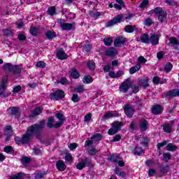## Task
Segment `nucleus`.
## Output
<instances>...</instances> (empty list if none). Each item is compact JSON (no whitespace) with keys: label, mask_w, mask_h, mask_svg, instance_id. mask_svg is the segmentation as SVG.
<instances>
[{"label":"nucleus","mask_w":179,"mask_h":179,"mask_svg":"<svg viewBox=\"0 0 179 179\" xmlns=\"http://www.w3.org/2000/svg\"><path fill=\"white\" fill-rule=\"evenodd\" d=\"M155 174H156V169H149L148 171L149 177H153Z\"/></svg>","instance_id":"nucleus-64"},{"label":"nucleus","mask_w":179,"mask_h":179,"mask_svg":"<svg viewBox=\"0 0 179 179\" xmlns=\"http://www.w3.org/2000/svg\"><path fill=\"white\" fill-rule=\"evenodd\" d=\"M88 154L90 155V156H95V155H96L97 153V150L95 148H90V150H88Z\"/></svg>","instance_id":"nucleus-53"},{"label":"nucleus","mask_w":179,"mask_h":179,"mask_svg":"<svg viewBox=\"0 0 179 179\" xmlns=\"http://www.w3.org/2000/svg\"><path fill=\"white\" fill-rule=\"evenodd\" d=\"M22 90V87L20 85H17L13 87V93H19Z\"/></svg>","instance_id":"nucleus-62"},{"label":"nucleus","mask_w":179,"mask_h":179,"mask_svg":"<svg viewBox=\"0 0 179 179\" xmlns=\"http://www.w3.org/2000/svg\"><path fill=\"white\" fill-rule=\"evenodd\" d=\"M13 130L12 129V126H7L4 130V135L6 136H12Z\"/></svg>","instance_id":"nucleus-29"},{"label":"nucleus","mask_w":179,"mask_h":179,"mask_svg":"<svg viewBox=\"0 0 179 179\" xmlns=\"http://www.w3.org/2000/svg\"><path fill=\"white\" fill-rule=\"evenodd\" d=\"M36 68H42L44 69L45 68V63L43 61H39L36 63Z\"/></svg>","instance_id":"nucleus-57"},{"label":"nucleus","mask_w":179,"mask_h":179,"mask_svg":"<svg viewBox=\"0 0 179 179\" xmlns=\"http://www.w3.org/2000/svg\"><path fill=\"white\" fill-rule=\"evenodd\" d=\"M29 32L31 33V36L34 37H37V36H40V29L38 27L31 26Z\"/></svg>","instance_id":"nucleus-20"},{"label":"nucleus","mask_w":179,"mask_h":179,"mask_svg":"<svg viewBox=\"0 0 179 179\" xmlns=\"http://www.w3.org/2000/svg\"><path fill=\"white\" fill-rule=\"evenodd\" d=\"M178 39H177V38L176 37H169L168 38L169 40V43H168V45H170V47H172V48H173V50H179V36L178 38Z\"/></svg>","instance_id":"nucleus-7"},{"label":"nucleus","mask_w":179,"mask_h":179,"mask_svg":"<svg viewBox=\"0 0 179 179\" xmlns=\"http://www.w3.org/2000/svg\"><path fill=\"white\" fill-rule=\"evenodd\" d=\"M163 107L158 104L152 106L151 111L155 115H160L163 113Z\"/></svg>","instance_id":"nucleus-11"},{"label":"nucleus","mask_w":179,"mask_h":179,"mask_svg":"<svg viewBox=\"0 0 179 179\" xmlns=\"http://www.w3.org/2000/svg\"><path fill=\"white\" fill-rule=\"evenodd\" d=\"M134 105H133L131 107H133L134 109L136 108V110H141L142 108V99H140L138 96L136 97V101L134 103Z\"/></svg>","instance_id":"nucleus-18"},{"label":"nucleus","mask_w":179,"mask_h":179,"mask_svg":"<svg viewBox=\"0 0 179 179\" xmlns=\"http://www.w3.org/2000/svg\"><path fill=\"white\" fill-rule=\"evenodd\" d=\"M80 76V74L79 73V72H78V70H76V69H71V78H73V79H79Z\"/></svg>","instance_id":"nucleus-32"},{"label":"nucleus","mask_w":179,"mask_h":179,"mask_svg":"<svg viewBox=\"0 0 179 179\" xmlns=\"http://www.w3.org/2000/svg\"><path fill=\"white\" fill-rule=\"evenodd\" d=\"M92 120V113H88L84 117V121L86 122H90V121Z\"/></svg>","instance_id":"nucleus-61"},{"label":"nucleus","mask_w":179,"mask_h":179,"mask_svg":"<svg viewBox=\"0 0 179 179\" xmlns=\"http://www.w3.org/2000/svg\"><path fill=\"white\" fill-rule=\"evenodd\" d=\"M7 111L10 115H15V114H17V112L19 111V108L17 107H10L7 109Z\"/></svg>","instance_id":"nucleus-28"},{"label":"nucleus","mask_w":179,"mask_h":179,"mask_svg":"<svg viewBox=\"0 0 179 179\" xmlns=\"http://www.w3.org/2000/svg\"><path fill=\"white\" fill-rule=\"evenodd\" d=\"M43 113V109H41V108L38 107L36 108H35L31 114L30 115V117L31 118H34V117H37V115H40V114H41Z\"/></svg>","instance_id":"nucleus-22"},{"label":"nucleus","mask_w":179,"mask_h":179,"mask_svg":"<svg viewBox=\"0 0 179 179\" xmlns=\"http://www.w3.org/2000/svg\"><path fill=\"white\" fill-rule=\"evenodd\" d=\"M141 64H137L136 66H132L129 69V74L134 75V73H136V72H138L139 69H141Z\"/></svg>","instance_id":"nucleus-24"},{"label":"nucleus","mask_w":179,"mask_h":179,"mask_svg":"<svg viewBox=\"0 0 179 179\" xmlns=\"http://www.w3.org/2000/svg\"><path fill=\"white\" fill-rule=\"evenodd\" d=\"M108 162H112V163H117L120 160V156L115 154L109 155L108 156Z\"/></svg>","instance_id":"nucleus-21"},{"label":"nucleus","mask_w":179,"mask_h":179,"mask_svg":"<svg viewBox=\"0 0 179 179\" xmlns=\"http://www.w3.org/2000/svg\"><path fill=\"white\" fill-rule=\"evenodd\" d=\"M45 36L47 37L48 40H52V38L57 37V35L55 34V32L48 31L45 33Z\"/></svg>","instance_id":"nucleus-33"},{"label":"nucleus","mask_w":179,"mask_h":179,"mask_svg":"<svg viewBox=\"0 0 179 179\" xmlns=\"http://www.w3.org/2000/svg\"><path fill=\"white\" fill-rule=\"evenodd\" d=\"M56 9L54 6H50L48 9V15H50V16H54L55 15Z\"/></svg>","instance_id":"nucleus-49"},{"label":"nucleus","mask_w":179,"mask_h":179,"mask_svg":"<svg viewBox=\"0 0 179 179\" xmlns=\"http://www.w3.org/2000/svg\"><path fill=\"white\" fill-rule=\"evenodd\" d=\"M54 122H55V119H54V117H49L47 122L48 128H52L54 127Z\"/></svg>","instance_id":"nucleus-35"},{"label":"nucleus","mask_w":179,"mask_h":179,"mask_svg":"<svg viewBox=\"0 0 179 179\" xmlns=\"http://www.w3.org/2000/svg\"><path fill=\"white\" fill-rule=\"evenodd\" d=\"M45 176V172L43 173H38L35 175L34 178L35 179H40L43 178Z\"/></svg>","instance_id":"nucleus-59"},{"label":"nucleus","mask_w":179,"mask_h":179,"mask_svg":"<svg viewBox=\"0 0 179 179\" xmlns=\"http://www.w3.org/2000/svg\"><path fill=\"white\" fill-rule=\"evenodd\" d=\"M153 20H152V18H147L145 19V20L144 21V24L145 26H147L148 27H150L152 26V24H153Z\"/></svg>","instance_id":"nucleus-50"},{"label":"nucleus","mask_w":179,"mask_h":179,"mask_svg":"<svg viewBox=\"0 0 179 179\" xmlns=\"http://www.w3.org/2000/svg\"><path fill=\"white\" fill-rule=\"evenodd\" d=\"M71 100L72 101H73V103H78V101L80 100V98L79 97L78 94H73Z\"/></svg>","instance_id":"nucleus-55"},{"label":"nucleus","mask_w":179,"mask_h":179,"mask_svg":"<svg viewBox=\"0 0 179 179\" xmlns=\"http://www.w3.org/2000/svg\"><path fill=\"white\" fill-rule=\"evenodd\" d=\"M138 86L143 87V89H146L149 87V78H143L138 80Z\"/></svg>","instance_id":"nucleus-14"},{"label":"nucleus","mask_w":179,"mask_h":179,"mask_svg":"<svg viewBox=\"0 0 179 179\" xmlns=\"http://www.w3.org/2000/svg\"><path fill=\"white\" fill-rule=\"evenodd\" d=\"M115 173L117 174V176H119V177H125V172L120 171V168H118V166L115 168Z\"/></svg>","instance_id":"nucleus-43"},{"label":"nucleus","mask_w":179,"mask_h":179,"mask_svg":"<svg viewBox=\"0 0 179 179\" xmlns=\"http://www.w3.org/2000/svg\"><path fill=\"white\" fill-rule=\"evenodd\" d=\"M113 117H117V112H114L113 113L108 111L103 115V118H105V120H108V118H113Z\"/></svg>","instance_id":"nucleus-30"},{"label":"nucleus","mask_w":179,"mask_h":179,"mask_svg":"<svg viewBox=\"0 0 179 179\" xmlns=\"http://www.w3.org/2000/svg\"><path fill=\"white\" fill-rule=\"evenodd\" d=\"M167 143H169V141H164L162 143H159L157 144L158 150H160L161 148H164V146H166V145H167Z\"/></svg>","instance_id":"nucleus-58"},{"label":"nucleus","mask_w":179,"mask_h":179,"mask_svg":"<svg viewBox=\"0 0 179 179\" xmlns=\"http://www.w3.org/2000/svg\"><path fill=\"white\" fill-rule=\"evenodd\" d=\"M92 162L90 159L86 157L85 159H82L81 162H78L76 165V169L78 170H83L86 166H90Z\"/></svg>","instance_id":"nucleus-5"},{"label":"nucleus","mask_w":179,"mask_h":179,"mask_svg":"<svg viewBox=\"0 0 179 179\" xmlns=\"http://www.w3.org/2000/svg\"><path fill=\"white\" fill-rule=\"evenodd\" d=\"M131 87V81L129 80H126V81L123 82L120 86V90L122 93H127L129 88Z\"/></svg>","instance_id":"nucleus-9"},{"label":"nucleus","mask_w":179,"mask_h":179,"mask_svg":"<svg viewBox=\"0 0 179 179\" xmlns=\"http://www.w3.org/2000/svg\"><path fill=\"white\" fill-rule=\"evenodd\" d=\"M123 110H124L126 115L129 118H132V117L134 116V113L135 111V108H134L132 106L127 103L124 106Z\"/></svg>","instance_id":"nucleus-6"},{"label":"nucleus","mask_w":179,"mask_h":179,"mask_svg":"<svg viewBox=\"0 0 179 179\" xmlns=\"http://www.w3.org/2000/svg\"><path fill=\"white\" fill-rule=\"evenodd\" d=\"M154 13L158 16V20L163 23L167 17V13L163 10L162 7H157L154 9Z\"/></svg>","instance_id":"nucleus-3"},{"label":"nucleus","mask_w":179,"mask_h":179,"mask_svg":"<svg viewBox=\"0 0 179 179\" xmlns=\"http://www.w3.org/2000/svg\"><path fill=\"white\" fill-rule=\"evenodd\" d=\"M56 57L58 58V59H66L68 58V56L66 55V53H65V50H64L63 48H59L56 51Z\"/></svg>","instance_id":"nucleus-10"},{"label":"nucleus","mask_w":179,"mask_h":179,"mask_svg":"<svg viewBox=\"0 0 179 179\" xmlns=\"http://www.w3.org/2000/svg\"><path fill=\"white\" fill-rule=\"evenodd\" d=\"M136 29V25H127L124 27V31H126V33H134V31H135Z\"/></svg>","instance_id":"nucleus-27"},{"label":"nucleus","mask_w":179,"mask_h":179,"mask_svg":"<svg viewBox=\"0 0 179 179\" xmlns=\"http://www.w3.org/2000/svg\"><path fill=\"white\" fill-rule=\"evenodd\" d=\"M90 15L94 19H97V17L101 16V13L92 10L90 11Z\"/></svg>","instance_id":"nucleus-41"},{"label":"nucleus","mask_w":179,"mask_h":179,"mask_svg":"<svg viewBox=\"0 0 179 179\" xmlns=\"http://www.w3.org/2000/svg\"><path fill=\"white\" fill-rule=\"evenodd\" d=\"M140 40L141 43H144V44H150V38L148 34H143L141 35Z\"/></svg>","instance_id":"nucleus-23"},{"label":"nucleus","mask_w":179,"mask_h":179,"mask_svg":"<svg viewBox=\"0 0 179 179\" xmlns=\"http://www.w3.org/2000/svg\"><path fill=\"white\" fill-rule=\"evenodd\" d=\"M2 69L6 73L2 78V83L0 85V96L3 97H8L10 96V92H5L6 90V84L8 83V79L10 74V76L16 78L17 75L22 73V68L19 65L12 64V63H6L2 66Z\"/></svg>","instance_id":"nucleus-1"},{"label":"nucleus","mask_w":179,"mask_h":179,"mask_svg":"<svg viewBox=\"0 0 179 179\" xmlns=\"http://www.w3.org/2000/svg\"><path fill=\"white\" fill-rule=\"evenodd\" d=\"M134 155H136L137 156H141V155H142V153H143V150L142 149V148H141L139 146H136V148H134Z\"/></svg>","instance_id":"nucleus-40"},{"label":"nucleus","mask_w":179,"mask_h":179,"mask_svg":"<svg viewBox=\"0 0 179 179\" xmlns=\"http://www.w3.org/2000/svg\"><path fill=\"white\" fill-rule=\"evenodd\" d=\"M154 85H159V83L163 84L164 82L160 81V78L157 76H155L152 80Z\"/></svg>","instance_id":"nucleus-54"},{"label":"nucleus","mask_w":179,"mask_h":179,"mask_svg":"<svg viewBox=\"0 0 179 179\" xmlns=\"http://www.w3.org/2000/svg\"><path fill=\"white\" fill-rule=\"evenodd\" d=\"M179 89H175L172 91H168L166 92V97H178Z\"/></svg>","instance_id":"nucleus-17"},{"label":"nucleus","mask_w":179,"mask_h":179,"mask_svg":"<svg viewBox=\"0 0 179 179\" xmlns=\"http://www.w3.org/2000/svg\"><path fill=\"white\" fill-rule=\"evenodd\" d=\"M124 43L125 41L124 39L117 38L114 41V45L115 47H121V45H122V44H124Z\"/></svg>","instance_id":"nucleus-36"},{"label":"nucleus","mask_w":179,"mask_h":179,"mask_svg":"<svg viewBox=\"0 0 179 179\" xmlns=\"http://www.w3.org/2000/svg\"><path fill=\"white\" fill-rule=\"evenodd\" d=\"M103 139V135L101 134H94L91 137V141H93V142H99Z\"/></svg>","instance_id":"nucleus-26"},{"label":"nucleus","mask_w":179,"mask_h":179,"mask_svg":"<svg viewBox=\"0 0 179 179\" xmlns=\"http://www.w3.org/2000/svg\"><path fill=\"white\" fill-rule=\"evenodd\" d=\"M148 3H149V0H143L142 3H140V8H146V6H148Z\"/></svg>","instance_id":"nucleus-60"},{"label":"nucleus","mask_w":179,"mask_h":179,"mask_svg":"<svg viewBox=\"0 0 179 179\" xmlns=\"http://www.w3.org/2000/svg\"><path fill=\"white\" fill-rule=\"evenodd\" d=\"M139 127L141 131H148V128H149V122L148 120L143 119L140 121Z\"/></svg>","instance_id":"nucleus-13"},{"label":"nucleus","mask_w":179,"mask_h":179,"mask_svg":"<svg viewBox=\"0 0 179 179\" xmlns=\"http://www.w3.org/2000/svg\"><path fill=\"white\" fill-rule=\"evenodd\" d=\"M76 24L73 23H65L62 25V30H66V31H70L71 30H75V26Z\"/></svg>","instance_id":"nucleus-12"},{"label":"nucleus","mask_w":179,"mask_h":179,"mask_svg":"<svg viewBox=\"0 0 179 179\" xmlns=\"http://www.w3.org/2000/svg\"><path fill=\"white\" fill-rule=\"evenodd\" d=\"M45 126V120H41L39 124H34L29 127L26 133L22 136V145H27L29 143V142H30V139H31L34 135L38 138L41 135V131L44 129Z\"/></svg>","instance_id":"nucleus-2"},{"label":"nucleus","mask_w":179,"mask_h":179,"mask_svg":"<svg viewBox=\"0 0 179 179\" xmlns=\"http://www.w3.org/2000/svg\"><path fill=\"white\" fill-rule=\"evenodd\" d=\"M159 35L153 34L150 38V43H151L152 45H157L159 44Z\"/></svg>","instance_id":"nucleus-16"},{"label":"nucleus","mask_w":179,"mask_h":179,"mask_svg":"<svg viewBox=\"0 0 179 179\" xmlns=\"http://www.w3.org/2000/svg\"><path fill=\"white\" fill-rule=\"evenodd\" d=\"M170 170V166H159V171L163 174V176H166V173H169V171Z\"/></svg>","instance_id":"nucleus-25"},{"label":"nucleus","mask_w":179,"mask_h":179,"mask_svg":"<svg viewBox=\"0 0 179 179\" xmlns=\"http://www.w3.org/2000/svg\"><path fill=\"white\" fill-rule=\"evenodd\" d=\"M103 43L106 47H110L113 44V38H105L103 39Z\"/></svg>","instance_id":"nucleus-47"},{"label":"nucleus","mask_w":179,"mask_h":179,"mask_svg":"<svg viewBox=\"0 0 179 179\" xmlns=\"http://www.w3.org/2000/svg\"><path fill=\"white\" fill-rule=\"evenodd\" d=\"M83 82L85 84L92 83V82H93V78L90 77V76H87L83 78Z\"/></svg>","instance_id":"nucleus-46"},{"label":"nucleus","mask_w":179,"mask_h":179,"mask_svg":"<svg viewBox=\"0 0 179 179\" xmlns=\"http://www.w3.org/2000/svg\"><path fill=\"white\" fill-rule=\"evenodd\" d=\"M123 123L122 122H114L112 124V127H113L117 131H121V127H122Z\"/></svg>","instance_id":"nucleus-34"},{"label":"nucleus","mask_w":179,"mask_h":179,"mask_svg":"<svg viewBox=\"0 0 179 179\" xmlns=\"http://www.w3.org/2000/svg\"><path fill=\"white\" fill-rule=\"evenodd\" d=\"M87 66L90 71H94L96 69V64L93 62V60H90L87 63Z\"/></svg>","instance_id":"nucleus-48"},{"label":"nucleus","mask_w":179,"mask_h":179,"mask_svg":"<svg viewBox=\"0 0 179 179\" xmlns=\"http://www.w3.org/2000/svg\"><path fill=\"white\" fill-rule=\"evenodd\" d=\"M119 141H121V136L120 134H116L111 142H118Z\"/></svg>","instance_id":"nucleus-63"},{"label":"nucleus","mask_w":179,"mask_h":179,"mask_svg":"<svg viewBox=\"0 0 179 179\" xmlns=\"http://www.w3.org/2000/svg\"><path fill=\"white\" fill-rule=\"evenodd\" d=\"M51 100H62L65 97V92L61 90H59L55 92L50 93L49 95Z\"/></svg>","instance_id":"nucleus-4"},{"label":"nucleus","mask_w":179,"mask_h":179,"mask_svg":"<svg viewBox=\"0 0 179 179\" xmlns=\"http://www.w3.org/2000/svg\"><path fill=\"white\" fill-rule=\"evenodd\" d=\"M171 159V154L169 152H164L163 154V162H165V163H167L169 160Z\"/></svg>","instance_id":"nucleus-44"},{"label":"nucleus","mask_w":179,"mask_h":179,"mask_svg":"<svg viewBox=\"0 0 179 179\" xmlns=\"http://www.w3.org/2000/svg\"><path fill=\"white\" fill-rule=\"evenodd\" d=\"M74 92H76V93H83L85 92V88L83 87V85H80L74 89Z\"/></svg>","instance_id":"nucleus-51"},{"label":"nucleus","mask_w":179,"mask_h":179,"mask_svg":"<svg viewBox=\"0 0 179 179\" xmlns=\"http://www.w3.org/2000/svg\"><path fill=\"white\" fill-rule=\"evenodd\" d=\"M3 34L7 37H12V36H13V32L10 29H3Z\"/></svg>","instance_id":"nucleus-37"},{"label":"nucleus","mask_w":179,"mask_h":179,"mask_svg":"<svg viewBox=\"0 0 179 179\" xmlns=\"http://www.w3.org/2000/svg\"><path fill=\"white\" fill-rule=\"evenodd\" d=\"M171 69H173V64L171 63L168 62L164 66V71L166 73H169V72L171 71Z\"/></svg>","instance_id":"nucleus-42"},{"label":"nucleus","mask_w":179,"mask_h":179,"mask_svg":"<svg viewBox=\"0 0 179 179\" xmlns=\"http://www.w3.org/2000/svg\"><path fill=\"white\" fill-rule=\"evenodd\" d=\"M122 19H124L122 15H117L106 24V27H111L114 26V24H117V23H121Z\"/></svg>","instance_id":"nucleus-8"},{"label":"nucleus","mask_w":179,"mask_h":179,"mask_svg":"<svg viewBox=\"0 0 179 179\" xmlns=\"http://www.w3.org/2000/svg\"><path fill=\"white\" fill-rule=\"evenodd\" d=\"M56 167L59 171H65L66 170V165H65V162L62 160L57 161Z\"/></svg>","instance_id":"nucleus-15"},{"label":"nucleus","mask_w":179,"mask_h":179,"mask_svg":"<svg viewBox=\"0 0 179 179\" xmlns=\"http://www.w3.org/2000/svg\"><path fill=\"white\" fill-rule=\"evenodd\" d=\"M105 54L107 57H115L117 55V50L114 48H110L105 51Z\"/></svg>","instance_id":"nucleus-19"},{"label":"nucleus","mask_w":179,"mask_h":179,"mask_svg":"<svg viewBox=\"0 0 179 179\" xmlns=\"http://www.w3.org/2000/svg\"><path fill=\"white\" fill-rule=\"evenodd\" d=\"M166 150H169V152H174L178 149V147H176L173 143H169L166 147Z\"/></svg>","instance_id":"nucleus-39"},{"label":"nucleus","mask_w":179,"mask_h":179,"mask_svg":"<svg viewBox=\"0 0 179 179\" xmlns=\"http://www.w3.org/2000/svg\"><path fill=\"white\" fill-rule=\"evenodd\" d=\"M118 132V130L115 129L113 126L112 128H110L108 131V135H115V134H117Z\"/></svg>","instance_id":"nucleus-56"},{"label":"nucleus","mask_w":179,"mask_h":179,"mask_svg":"<svg viewBox=\"0 0 179 179\" xmlns=\"http://www.w3.org/2000/svg\"><path fill=\"white\" fill-rule=\"evenodd\" d=\"M22 164H29L31 162V158L26 156H23L20 159Z\"/></svg>","instance_id":"nucleus-31"},{"label":"nucleus","mask_w":179,"mask_h":179,"mask_svg":"<svg viewBox=\"0 0 179 179\" xmlns=\"http://www.w3.org/2000/svg\"><path fill=\"white\" fill-rule=\"evenodd\" d=\"M4 152H6V153H13L15 150H13V148H12V146L7 145L4 148Z\"/></svg>","instance_id":"nucleus-52"},{"label":"nucleus","mask_w":179,"mask_h":179,"mask_svg":"<svg viewBox=\"0 0 179 179\" xmlns=\"http://www.w3.org/2000/svg\"><path fill=\"white\" fill-rule=\"evenodd\" d=\"M171 125L170 123H166L163 126V129L164 132H166L167 134H171Z\"/></svg>","instance_id":"nucleus-38"},{"label":"nucleus","mask_w":179,"mask_h":179,"mask_svg":"<svg viewBox=\"0 0 179 179\" xmlns=\"http://www.w3.org/2000/svg\"><path fill=\"white\" fill-rule=\"evenodd\" d=\"M130 87L132 90L133 93H138L139 92V86L136 84H132L130 82Z\"/></svg>","instance_id":"nucleus-45"}]
</instances>
